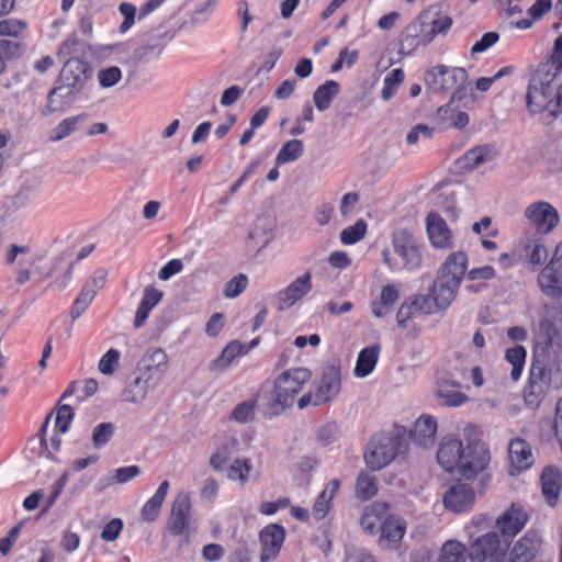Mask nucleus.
I'll return each mask as SVG.
<instances>
[{"label": "nucleus", "instance_id": "nucleus-1", "mask_svg": "<svg viewBox=\"0 0 562 562\" xmlns=\"http://www.w3.org/2000/svg\"><path fill=\"white\" fill-rule=\"evenodd\" d=\"M562 385V336L549 318H542L535 333L533 363L524 390L525 403L540 406L551 387Z\"/></svg>", "mask_w": 562, "mask_h": 562}, {"label": "nucleus", "instance_id": "nucleus-2", "mask_svg": "<svg viewBox=\"0 0 562 562\" xmlns=\"http://www.w3.org/2000/svg\"><path fill=\"white\" fill-rule=\"evenodd\" d=\"M467 263L468 257L465 252H451L441 266L428 294V297L432 300V305L428 304L427 299H423L427 305H420L419 308L430 314L437 310H445L450 306L464 278Z\"/></svg>", "mask_w": 562, "mask_h": 562}, {"label": "nucleus", "instance_id": "nucleus-3", "mask_svg": "<svg viewBox=\"0 0 562 562\" xmlns=\"http://www.w3.org/2000/svg\"><path fill=\"white\" fill-rule=\"evenodd\" d=\"M555 79L557 77L536 69L526 93L527 109L530 114L543 113L550 120H554L560 115L553 87Z\"/></svg>", "mask_w": 562, "mask_h": 562}, {"label": "nucleus", "instance_id": "nucleus-4", "mask_svg": "<svg viewBox=\"0 0 562 562\" xmlns=\"http://www.w3.org/2000/svg\"><path fill=\"white\" fill-rule=\"evenodd\" d=\"M312 373L305 368L289 369L277 376L268 406L272 414H279L293 405L302 386L308 382Z\"/></svg>", "mask_w": 562, "mask_h": 562}, {"label": "nucleus", "instance_id": "nucleus-5", "mask_svg": "<svg viewBox=\"0 0 562 562\" xmlns=\"http://www.w3.org/2000/svg\"><path fill=\"white\" fill-rule=\"evenodd\" d=\"M452 24V19L447 14H441L437 9L430 8L419 14L417 22L408 26V31L414 32L407 35L404 43L411 48L418 45L429 44L437 34L446 33Z\"/></svg>", "mask_w": 562, "mask_h": 562}, {"label": "nucleus", "instance_id": "nucleus-6", "mask_svg": "<svg viewBox=\"0 0 562 562\" xmlns=\"http://www.w3.org/2000/svg\"><path fill=\"white\" fill-rule=\"evenodd\" d=\"M341 375L337 366H328L323 370L322 376L316 384L313 393L304 394L299 401V408H305L307 405L315 406L333 401L340 392Z\"/></svg>", "mask_w": 562, "mask_h": 562}, {"label": "nucleus", "instance_id": "nucleus-7", "mask_svg": "<svg viewBox=\"0 0 562 562\" xmlns=\"http://www.w3.org/2000/svg\"><path fill=\"white\" fill-rule=\"evenodd\" d=\"M401 448V439L394 435L374 436L364 452L366 464L371 470H380L395 459Z\"/></svg>", "mask_w": 562, "mask_h": 562}, {"label": "nucleus", "instance_id": "nucleus-8", "mask_svg": "<svg viewBox=\"0 0 562 562\" xmlns=\"http://www.w3.org/2000/svg\"><path fill=\"white\" fill-rule=\"evenodd\" d=\"M394 251L402 258L404 268L417 269L422 263V251L415 234L407 228H397L392 234Z\"/></svg>", "mask_w": 562, "mask_h": 562}, {"label": "nucleus", "instance_id": "nucleus-9", "mask_svg": "<svg viewBox=\"0 0 562 562\" xmlns=\"http://www.w3.org/2000/svg\"><path fill=\"white\" fill-rule=\"evenodd\" d=\"M467 78L468 75L463 68L439 65L426 72L425 82L431 91L441 92L460 87Z\"/></svg>", "mask_w": 562, "mask_h": 562}, {"label": "nucleus", "instance_id": "nucleus-10", "mask_svg": "<svg viewBox=\"0 0 562 562\" xmlns=\"http://www.w3.org/2000/svg\"><path fill=\"white\" fill-rule=\"evenodd\" d=\"M191 497L187 492L176 495L166 529L173 536L189 535L191 531Z\"/></svg>", "mask_w": 562, "mask_h": 562}, {"label": "nucleus", "instance_id": "nucleus-11", "mask_svg": "<svg viewBox=\"0 0 562 562\" xmlns=\"http://www.w3.org/2000/svg\"><path fill=\"white\" fill-rule=\"evenodd\" d=\"M169 368V357L162 348H149L139 359L135 370L160 383Z\"/></svg>", "mask_w": 562, "mask_h": 562}, {"label": "nucleus", "instance_id": "nucleus-12", "mask_svg": "<svg viewBox=\"0 0 562 562\" xmlns=\"http://www.w3.org/2000/svg\"><path fill=\"white\" fill-rule=\"evenodd\" d=\"M525 217L540 234H548L559 224V214L548 202H535L526 207Z\"/></svg>", "mask_w": 562, "mask_h": 562}, {"label": "nucleus", "instance_id": "nucleus-13", "mask_svg": "<svg viewBox=\"0 0 562 562\" xmlns=\"http://www.w3.org/2000/svg\"><path fill=\"white\" fill-rule=\"evenodd\" d=\"M490 461V452L484 443L473 441L464 449L460 474L467 479L474 477L483 471Z\"/></svg>", "mask_w": 562, "mask_h": 562}, {"label": "nucleus", "instance_id": "nucleus-14", "mask_svg": "<svg viewBox=\"0 0 562 562\" xmlns=\"http://www.w3.org/2000/svg\"><path fill=\"white\" fill-rule=\"evenodd\" d=\"M541 546V535L536 530L527 531L512 546L509 550L510 562L532 561L538 555Z\"/></svg>", "mask_w": 562, "mask_h": 562}, {"label": "nucleus", "instance_id": "nucleus-15", "mask_svg": "<svg viewBox=\"0 0 562 562\" xmlns=\"http://www.w3.org/2000/svg\"><path fill=\"white\" fill-rule=\"evenodd\" d=\"M503 551L496 532L491 531L477 537L469 544L468 557L472 562H485Z\"/></svg>", "mask_w": 562, "mask_h": 562}, {"label": "nucleus", "instance_id": "nucleus-16", "mask_svg": "<svg viewBox=\"0 0 562 562\" xmlns=\"http://www.w3.org/2000/svg\"><path fill=\"white\" fill-rule=\"evenodd\" d=\"M259 537L262 546L260 561L269 562L274 560L284 541V528L278 524H270L260 531Z\"/></svg>", "mask_w": 562, "mask_h": 562}, {"label": "nucleus", "instance_id": "nucleus-17", "mask_svg": "<svg viewBox=\"0 0 562 562\" xmlns=\"http://www.w3.org/2000/svg\"><path fill=\"white\" fill-rule=\"evenodd\" d=\"M426 229L430 244L435 248L449 249L453 246V233L439 214L430 212L427 215Z\"/></svg>", "mask_w": 562, "mask_h": 562}, {"label": "nucleus", "instance_id": "nucleus-18", "mask_svg": "<svg viewBox=\"0 0 562 562\" xmlns=\"http://www.w3.org/2000/svg\"><path fill=\"white\" fill-rule=\"evenodd\" d=\"M312 290V273L305 271L302 276L292 281L284 290L278 293L280 306L279 310L283 311L293 306L296 302L302 300Z\"/></svg>", "mask_w": 562, "mask_h": 562}, {"label": "nucleus", "instance_id": "nucleus-19", "mask_svg": "<svg viewBox=\"0 0 562 562\" xmlns=\"http://www.w3.org/2000/svg\"><path fill=\"white\" fill-rule=\"evenodd\" d=\"M464 448L461 440L456 438H449L441 442L437 460L442 469L448 472L457 470L460 473V465L462 462Z\"/></svg>", "mask_w": 562, "mask_h": 562}, {"label": "nucleus", "instance_id": "nucleus-20", "mask_svg": "<svg viewBox=\"0 0 562 562\" xmlns=\"http://www.w3.org/2000/svg\"><path fill=\"white\" fill-rule=\"evenodd\" d=\"M105 278L106 273L104 271H100L86 282L71 308L72 318H77L83 314V312L93 301L98 291L104 286Z\"/></svg>", "mask_w": 562, "mask_h": 562}, {"label": "nucleus", "instance_id": "nucleus-21", "mask_svg": "<svg viewBox=\"0 0 562 562\" xmlns=\"http://www.w3.org/2000/svg\"><path fill=\"white\" fill-rule=\"evenodd\" d=\"M134 378L126 383L123 390L124 401L127 403L139 404L147 398L149 391L158 386V382L134 371Z\"/></svg>", "mask_w": 562, "mask_h": 562}, {"label": "nucleus", "instance_id": "nucleus-22", "mask_svg": "<svg viewBox=\"0 0 562 562\" xmlns=\"http://www.w3.org/2000/svg\"><path fill=\"white\" fill-rule=\"evenodd\" d=\"M528 513L518 505H512L496 520V526L504 536L517 535L528 520Z\"/></svg>", "mask_w": 562, "mask_h": 562}, {"label": "nucleus", "instance_id": "nucleus-23", "mask_svg": "<svg viewBox=\"0 0 562 562\" xmlns=\"http://www.w3.org/2000/svg\"><path fill=\"white\" fill-rule=\"evenodd\" d=\"M474 502V492L467 484L452 485L445 494V506L454 512L462 513L470 508Z\"/></svg>", "mask_w": 562, "mask_h": 562}, {"label": "nucleus", "instance_id": "nucleus-24", "mask_svg": "<svg viewBox=\"0 0 562 562\" xmlns=\"http://www.w3.org/2000/svg\"><path fill=\"white\" fill-rule=\"evenodd\" d=\"M541 488L547 504L550 507H555L562 490V475L558 468L549 465L543 469Z\"/></svg>", "mask_w": 562, "mask_h": 562}, {"label": "nucleus", "instance_id": "nucleus-25", "mask_svg": "<svg viewBox=\"0 0 562 562\" xmlns=\"http://www.w3.org/2000/svg\"><path fill=\"white\" fill-rule=\"evenodd\" d=\"M508 458L510 467L517 472L527 470L535 462L531 446L521 438L510 440L508 445Z\"/></svg>", "mask_w": 562, "mask_h": 562}, {"label": "nucleus", "instance_id": "nucleus-26", "mask_svg": "<svg viewBox=\"0 0 562 562\" xmlns=\"http://www.w3.org/2000/svg\"><path fill=\"white\" fill-rule=\"evenodd\" d=\"M541 292L553 299L562 297V269L547 265L538 276Z\"/></svg>", "mask_w": 562, "mask_h": 562}, {"label": "nucleus", "instance_id": "nucleus-27", "mask_svg": "<svg viewBox=\"0 0 562 562\" xmlns=\"http://www.w3.org/2000/svg\"><path fill=\"white\" fill-rule=\"evenodd\" d=\"M437 422L430 415L420 416L414 424L411 430V438L413 441L423 447H432L436 440Z\"/></svg>", "mask_w": 562, "mask_h": 562}, {"label": "nucleus", "instance_id": "nucleus-28", "mask_svg": "<svg viewBox=\"0 0 562 562\" xmlns=\"http://www.w3.org/2000/svg\"><path fill=\"white\" fill-rule=\"evenodd\" d=\"M164 293L155 285H146L143 290L140 303L135 312L133 325L140 328L145 325L150 311L162 300Z\"/></svg>", "mask_w": 562, "mask_h": 562}, {"label": "nucleus", "instance_id": "nucleus-29", "mask_svg": "<svg viewBox=\"0 0 562 562\" xmlns=\"http://www.w3.org/2000/svg\"><path fill=\"white\" fill-rule=\"evenodd\" d=\"M405 533V522L401 518L385 517L381 525V537L379 540L383 549H391L398 544Z\"/></svg>", "mask_w": 562, "mask_h": 562}, {"label": "nucleus", "instance_id": "nucleus-30", "mask_svg": "<svg viewBox=\"0 0 562 562\" xmlns=\"http://www.w3.org/2000/svg\"><path fill=\"white\" fill-rule=\"evenodd\" d=\"M59 80L80 91L87 81V67L79 59H68L60 71Z\"/></svg>", "mask_w": 562, "mask_h": 562}, {"label": "nucleus", "instance_id": "nucleus-31", "mask_svg": "<svg viewBox=\"0 0 562 562\" xmlns=\"http://www.w3.org/2000/svg\"><path fill=\"white\" fill-rule=\"evenodd\" d=\"M79 91L69 86V83L61 82L58 79L57 86L50 90L47 97V105L45 108L44 114H52L61 110L66 104L69 103L72 95L78 93Z\"/></svg>", "mask_w": 562, "mask_h": 562}, {"label": "nucleus", "instance_id": "nucleus-32", "mask_svg": "<svg viewBox=\"0 0 562 562\" xmlns=\"http://www.w3.org/2000/svg\"><path fill=\"white\" fill-rule=\"evenodd\" d=\"M387 509L389 505L386 503H374L371 505L360 519L362 529L370 535L381 530V525L384 521Z\"/></svg>", "mask_w": 562, "mask_h": 562}, {"label": "nucleus", "instance_id": "nucleus-33", "mask_svg": "<svg viewBox=\"0 0 562 562\" xmlns=\"http://www.w3.org/2000/svg\"><path fill=\"white\" fill-rule=\"evenodd\" d=\"M380 350V346L375 344L360 351L355 367V375L357 378L368 376L374 370Z\"/></svg>", "mask_w": 562, "mask_h": 562}, {"label": "nucleus", "instance_id": "nucleus-34", "mask_svg": "<svg viewBox=\"0 0 562 562\" xmlns=\"http://www.w3.org/2000/svg\"><path fill=\"white\" fill-rule=\"evenodd\" d=\"M168 490L169 482L165 480L158 486L155 495L143 506L140 515L145 521L151 522L158 517Z\"/></svg>", "mask_w": 562, "mask_h": 562}, {"label": "nucleus", "instance_id": "nucleus-35", "mask_svg": "<svg viewBox=\"0 0 562 562\" xmlns=\"http://www.w3.org/2000/svg\"><path fill=\"white\" fill-rule=\"evenodd\" d=\"M239 441L236 438H229L221 442L213 454L210 457L209 464L214 471H221L223 465L238 450Z\"/></svg>", "mask_w": 562, "mask_h": 562}, {"label": "nucleus", "instance_id": "nucleus-36", "mask_svg": "<svg viewBox=\"0 0 562 562\" xmlns=\"http://www.w3.org/2000/svg\"><path fill=\"white\" fill-rule=\"evenodd\" d=\"M339 488V481L333 479L328 482L326 488L319 494L313 506V515L317 520L323 519L330 509V503Z\"/></svg>", "mask_w": 562, "mask_h": 562}, {"label": "nucleus", "instance_id": "nucleus-37", "mask_svg": "<svg viewBox=\"0 0 562 562\" xmlns=\"http://www.w3.org/2000/svg\"><path fill=\"white\" fill-rule=\"evenodd\" d=\"M398 297V291L394 285L389 284L383 286L379 300L371 304L372 314L378 318L383 317L390 312V308L395 304Z\"/></svg>", "mask_w": 562, "mask_h": 562}, {"label": "nucleus", "instance_id": "nucleus-38", "mask_svg": "<svg viewBox=\"0 0 562 562\" xmlns=\"http://www.w3.org/2000/svg\"><path fill=\"white\" fill-rule=\"evenodd\" d=\"M340 87L338 82L328 80L324 85L319 86L313 95V101L318 111L323 112L327 110L331 103V100L339 93Z\"/></svg>", "mask_w": 562, "mask_h": 562}, {"label": "nucleus", "instance_id": "nucleus-39", "mask_svg": "<svg viewBox=\"0 0 562 562\" xmlns=\"http://www.w3.org/2000/svg\"><path fill=\"white\" fill-rule=\"evenodd\" d=\"M259 473L252 472L251 464L247 459L237 458L227 469V477L232 481H239L246 484L250 479H258Z\"/></svg>", "mask_w": 562, "mask_h": 562}, {"label": "nucleus", "instance_id": "nucleus-40", "mask_svg": "<svg viewBox=\"0 0 562 562\" xmlns=\"http://www.w3.org/2000/svg\"><path fill=\"white\" fill-rule=\"evenodd\" d=\"M496 155V150L492 146H477L468 150L462 157L465 167L474 169L485 161L492 160Z\"/></svg>", "mask_w": 562, "mask_h": 562}, {"label": "nucleus", "instance_id": "nucleus-41", "mask_svg": "<svg viewBox=\"0 0 562 562\" xmlns=\"http://www.w3.org/2000/svg\"><path fill=\"white\" fill-rule=\"evenodd\" d=\"M438 117L447 127L463 128L469 123V115L462 111H456L450 104L438 109Z\"/></svg>", "mask_w": 562, "mask_h": 562}, {"label": "nucleus", "instance_id": "nucleus-42", "mask_svg": "<svg viewBox=\"0 0 562 562\" xmlns=\"http://www.w3.org/2000/svg\"><path fill=\"white\" fill-rule=\"evenodd\" d=\"M537 69L557 78L562 72V35L555 38L549 59L541 63Z\"/></svg>", "mask_w": 562, "mask_h": 562}, {"label": "nucleus", "instance_id": "nucleus-43", "mask_svg": "<svg viewBox=\"0 0 562 562\" xmlns=\"http://www.w3.org/2000/svg\"><path fill=\"white\" fill-rule=\"evenodd\" d=\"M244 352V346L237 341H231L222 353L211 363L212 371H223L231 366L233 360Z\"/></svg>", "mask_w": 562, "mask_h": 562}, {"label": "nucleus", "instance_id": "nucleus-44", "mask_svg": "<svg viewBox=\"0 0 562 562\" xmlns=\"http://www.w3.org/2000/svg\"><path fill=\"white\" fill-rule=\"evenodd\" d=\"M378 493V481L374 475L361 472L356 483V496L361 501H369Z\"/></svg>", "mask_w": 562, "mask_h": 562}, {"label": "nucleus", "instance_id": "nucleus-45", "mask_svg": "<svg viewBox=\"0 0 562 562\" xmlns=\"http://www.w3.org/2000/svg\"><path fill=\"white\" fill-rule=\"evenodd\" d=\"M257 406V398L252 397L250 400L244 401L237 404L229 415V420L238 423V424H248L255 419Z\"/></svg>", "mask_w": 562, "mask_h": 562}, {"label": "nucleus", "instance_id": "nucleus-46", "mask_svg": "<svg viewBox=\"0 0 562 562\" xmlns=\"http://www.w3.org/2000/svg\"><path fill=\"white\" fill-rule=\"evenodd\" d=\"M303 143L300 139L288 140L276 157V165H284L299 159L303 154Z\"/></svg>", "mask_w": 562, "mask_h": 562}, {"label": "nucleus", "instance_id": "nucleus-47", "mask_svg": "<svg viewBox=\"0 0 562 562\" xmlns=\"http://www.w3.org/2000/svg\"><path fill=\"white\" fill-rule=\"evenodd\" d=\"M465 547L457 540L443 543L438 562H465Z\"/></svg>", "mask_w": 562, "mask_h": 562}, {"label": "nucleus", "instance_id": "nucleus-48", "mask_svg": "<svg viewBox=\"0 0 562 562\" xmlns=\"http://www.w3.org/2000/svg\"><path fill=\"white\" fill-rule=\"evenodd\" d=\"M508 363L512 364L510 376L514 381L518 380L521 375L526 359V350L521 346L509 348L505 356Z\"/></svg>", "mask_w": 562, "mask_h": 562}, {"label": "nucleus", "instance_id": "nucleus-49", "mask_svg": "<svg viewBox=\"0 0 562 562\" xmlns=\"http://www.w3.org/2000/svg\"><path fill=\"white\" fill-rule=\"evenodd\" d=\"M404 80V72L401 68H395L389 72L384 78V86L381 92V98L384 101H389L396 92L397 87Z\"/></svg>", "mask_w": 562, "mask_h": 562}, {"label": "nucleus", "instance_id": "nucleus-50", "mask_svg": "<svg viewBox=\"0 0 562 562\" xmlns=\"http://www.w3.org/2000/svg\"><path fill=\"white\" fill-rule=\"evenodd\" d=\"M121 353L116 349H109L99 360L98 369L103 375H113L120 367Z\"/></svg>", "mask_w": 562, "mask_h": 562}, {"label": "nucleus", "instance_id": "nucleus-51", "mask_svg": "<svg viewBox=\"0 0 562 562\" xmlns=\"http://www.w3.org/2000/svg\"><path fill=\"white\" fill-rule=\"evenodd\" d=\"M367 232V224L363 220H359L355 225L349 226L340 233V240L345 245H352L360 241Z\"/></svg>", "mask_w": 562, "mask_h": 562}, {"label": "nucleus", "instance_id": "nucleus-52", "mask_svg": "<svg viewBox=\"0 0 562 562\" xmlns=\"http://www.w3.org/2000/svg\"><path fill=\"white\" fill-rule=\"evenodd\" d=\"M247 284V276L239 273L225 283L223 294L227 299H236L245 291Z\"/></svg>", "mask_w": 562, "mask_h": 562}, {"label": "nucleus", "instance_id": "nucleus-53", "mask_svg": "<svg viewBox=\"0 0 562 562\" xmlns=\"http://www.w3.org/2000/svg\"><path fill=\"white\" fill-rule=\"evenodd\" d=\"M114 434V425L112 423H101L94 427L92 431V442L94 448L99 449L105 446Z\"/></svg>", "mask_w": 562, "mask_h": 562}, {"label": "nucleus", "instance_id": "nucleus-54", "mask_svg": "<svg viewBox=\"0 0 562 562\" xmlns=\"http://www.w3.org/2000/svg\"><path fill=\"white\" fill-rule=\"evenodd\" d=\"M26 29V23L19 19H4L0 21V35L19 37Z\"/></svg>", "mask_w": 562, "mask_h": 562}, {"label": "nucleus", "instance_id": "nucleus-55", "mask_svg": "<svg viewBox=\"0 0 562 562\" xmlns=\"http://www.w3.org/2000/svg\"><path fill=\"white\" fill-rule=\"evenodd\" d=\"M317 442L322 446H328L336 441L338 435V426L336 423H326L316 429Z\"/></svg>", "mask_w": 562, "mask_h": 562}, {"label": "nucleus", "instance_id": "nucleus-56", "mask_svg": "<svg viewBox=\"0 0 562 562\" xmlns=\"http://www.w3.org/2000/svg\"><path fill=\"white\" fill-rule=\"evenodd\" d=\"M74 409L70 405H60L55 417V428L59 434H65L74 418Z\"/></svg>", "mask_w": 562, "mask_h": 562}, {"label": "nucleus", "instance_id": "nucleus-57", "mask_svg": "<svg viewBox=\"0 0 562 562\" xmlns=\"http://www.w3.org/2000/svg\"><path fill=\"white\" fill-rule=\"evenodd\" d=\"M85 117L83 115H77V116H72V117H69V119H65L64 121H61L58 126L55 128V136H53V140H60L65 137H67L68 135H70L75 128H76V125L82 121Z\"/></svg>", "mask_w": 562, "mask_h": 562}, {"label": "nucleus", "instance_id": "nucleus-58", "mask_svg": "<svg viewBox=\"0 0 562 562\" xmlns=\"http://www.w3.org/2000/svg\"><path fill=\"white\" fill-rule=\"evenodd\" d=\"M122 77L121 69L116 66H111L101 69L98 74V79L103 88H111L115 86Z\"/></svg>", "mask_w": 562, "mask_h": 562}, {"label": "nucleus", "instance_id": "nucleus-59", "mask_svg": "<svg viewBox=\"0 0 562 562\" xmlns=\"http://www.w3.org/2000/svg\"><path fill=\"white\" fill-rule=\"evenodd\" d=\"M530 251L527 254V258L530 265L539 267L548 258V249L540 243H533L526 247V250Z\"/></svg>", "mask_w": 562, "mask_h": 562}, {"label": "nucleus", "instance_id": "nucleus-60", "mask_svg": "<svg viewBox=\"0 0 562 562\" xmlns=\"http://www.w3.org/2000/svg\"><path fill=\"white\" fill-rule=\"evenodd\" d=\"M437 396L442 405L450 407L460 406L468 401V396L465 394L456 391L439 390L437 392Z\"/></svg>", "mask_w": 562, "mask_h": 562}, {"label": "nucleus", "instance_id": "nucleus-61", "mask_svg": "<svg viewBox=\"0 0 562 562\" xmlns=\"http://www.w3.org/2000/svg\"><path fill=\"white\" fill-rule=\"evenodd\" d=\"M121 14L124 16V21L120 25V32L126 33L135 22L136 7L128 2H122L119 7Z\"/></svg>", "mask_w": 562, "mask_h": 562}, {"label": "nucleus", "instance_id": "nucleus-62", "mask_svg": "<svg viewBox=\"0 0 562 562\" xmlns=\"http://www.w3.org/2000/svg\"><path fill=\"white\" fill-rule=\"evenodd\" d=\"M432 136V128L425 124H417L406 136L409 145H416L420 139H429Z\"/></svg>", "mask_w": 562, "mask_h": 562}, {"label": "nucleus", "instance_id": "nucleus-63", "mask_svg": "<svg viewBox=\"0 0 562 562\" xmlns=\"http://www.w3.org/2000/svg\"><path fill=\"white\" fill-rule=\"evenodd\" d=\"M417 304L418 300L402 303L396 313V322L400 327L404 328L406 326V323L413 317Z\"/></svg>", "mask_w": 562, "mask_h": 562}, {"label": "nucleus", "instance_id": "nucleus-64", "mask_svg": "<svg viewBox=\"0 0 562 562\" xmlns=\"http://www.w3.org/2000/svg\"><path fill=\"white\" fill-rule=\"evenodd\" d=\"M23 522L16 524L12 527L7 537L0 539V553L2 555H8L11 551V548L16 542L20 531L22 529Z\"/></svg>", "mask_w": 562, "mask_h": 562}]
</instances>
